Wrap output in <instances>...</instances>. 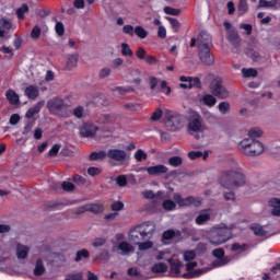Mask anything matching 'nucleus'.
Returning <instances> with one entry per match:
<instances>
[{"mask_svg": "<svg viewBox=\"0 0 280 280\" xmlns=\"http://www.w3.org/2000/svg\"><path fill=\"white\" fill-rule=\"evenodd\" d=\"M154 231H156V225L152 221L136 225L129 231V242L137 245L140 242H145V240H152Z\"/></svg>", "mask_w": 280, "mask_h": 280, "instance_id": "nucleus-1", "label": "nucleus"}, {"mask_svg": "<svg viewBox=\"0 0 280 280\" xmlns=\"http://www.w3.org/2000/svg\"><path fill=\"white\" fill-rule=\"evenodd\" d=\"M219 183L225 189H233V187H244V185H246V176L240 168L236 171L229 170L221 173Z\"/></svg>", "mask_w": 280, "mask_h": 280, "instance_id": "nucleus-2", "label": "nucleus"}, {"mask_svg": "<svg viewBox=\"0 0 280 280\" xmlns=\"http://www.w3.org/2000/svg\"><path fill=\"white\" fill-rule=\"evenodd\" d=\"M188 124H187V132L188 135H195V139H200V132L205 130V122L202 120V116L195 112L194 109H189Z\"/></svg>", "mask_w": 280, "mask_h": 280, "instance_id": "nucleus-3", "label": "nucleus"}, {"mask_svg": "<svg viewBox=\"0 0 280 280\" xmlns=\"http://www.w3.org/2000/svg\"><path fill=\"white\" fill-rule=\"evenodd\" d=\"M164 124L167 130L176 132V130H180V128H183V124H185V116L183 114L172 112L171 109H164Z\"/></svg>", "mask_w": 280, "mask_h": 280, "instance_id": "nucleus-4", "label": "nucleus"}, {"mask_svg": "<svg viewBox=\"0 0 280 280\" xmlns=\"http://www.w3.org/2000/svg\"><path fill=\"white\" fill-rule=\"evenodd\" d=\"M241 152L245 154V156H259V154H264V143L259 142V140L253 139H243L240 142Z\"/></svg>", "mask_w": 280, "mask_h": 280, "instance_id": "nucleus-5", "label": "nucleus"}, {"mask_svg": "<svg viewBox=\"0 0 280 280\" xmlns=\"http://www.w3.org/2000/svg\"><path fill=\"white\" fill-rule=\"evenodd\" d=\"M231 237H233L231 230L226 228H218L210 232L208 240L212 246H221V244H226Z\"/></svg>", "mask_w": 280, "mask_h": 280, "instance_id": "nucleus-6", "label": "nucleus"}, {"mask_svg": "<svg viewBox=\"0 0 280 280\" xmlns=\"http://www.w3.org/2000/svg\"><path fill=\"white\" fill-rule=\"evenodd\" d=\"M210 92L215 97H219V100H226V97L231 95L229 90L222 84V79L220 78H215L214 80H212V82L210 83Z\"/></svg>", "mask_w": 280, "mask_h": 280, "instance_id": "nucleus-7", "label": "nucleus"}, {"mask_svg": "<svg viewBox=\"0 0 280 280\" xmlns=\"http://www.w3.org/2000/svg\"><path fill=\"white\" fill-rule=\"evenodd\" d=\"M68 106L62 98H51L47 102V108L52 115H60L62 110H67Z\"/></svg>", "mask_w": 280, "mask_h": 280, "instance_id": "nucleus-8", "label": "nucleus"}, {"mask_svg": "<svg viewBox=\"0 0 280 280\" xmlns=\"http://www.w3.org/2000/svg\"><path fill=\"white\" fill-rule=\"evenodd\" d=\"M198 58L206 67H212V65H215V57L211 54V47L198 48Z\"/></svg>", "mask_w": 280, "mask_h": 280, "instance_id": "nucleus-9", "label": "nucleus"}, {"mask_svg": "<svg viewBox=\"0 0 280 280\" xmlns=\"http://www.w3.org/2000/svg\"><path fill=\"white\" fill-rule=\"evenodd\" d=\"M107 156L112 161H117L118 163H121V162L126 161L128 154L126 153V151H124L121 149H110L107 152Z\"/></svg>", "mask_w": 280, "mask_h": 280, "instance_id": "nucleus-10", "label": "nucleus"}, {"mask_svg": "<svg viewBox=\"0 0 280 280\" xmlns=\"http://www.w3.org/2000/svg\"><path fill=\"white\" fill-rule=\"evenodd\" d=\"M173 199L178 207H191V205L196 203V197L189 196L187 198H183L178 192L173 195Z\"/></svg>", "mask_w": 280, "mask_h": 280, "instance_id": "nucleus-11", "label": "nucleus"}, {"mask_svg": "<svg viewBox=\"0 0 280 280\" xmlns=\"http://www.w3.org/2000/svg\"><path fill=\"white\" fill-rule=\"evenodd\" d=\"M226 39L232 47H235V49H237V47L242 45V38L240 37V33H237V31L235 30L226 31Z\"/></svg>", "mask_w": 280, "mask_h": 280, "instance_id": "nucleus-12", "label": "nucleus"}, {"mask_svg": "<svg viewBox=\"0 0 280 280\" xmlns=\"http://www.w3.org/2000/svg\"><path fill=\"white\" fill-rule=\"evenodd\" d=\"M149 176H161L167 174L168 168L163 164H158L155 166H150L147 168Z\"/></svg>", "mask_w": 280, "mask_h": 280, "instance_id": "nucleus-13", "label": "nucleus"}, {"mask_svg": "<svg viewBox=\"0 0 280 280\" xmlns=\"http://www.w3.org/2000/svg\"><path fill=\"white\" fill-rule=\"evenodd\" d=\"M97 132V127L94 125L85 124L80 128L81 137L93 138Z\"/></svg>", "mask_w": 280, "mask_h": 280, "instance_id": "nucleus-14", "label": "nucleus"}, {"mask_svg": "<svg viewBox=\"0 0 280 280\" xmlns=\"http://www.w3.org/2000/svg\"><path fill=\"white\" fill-rule=\"evenodd\" d=\"M197 40L198 49H201V47H211V35L207 32H201Z\"/></svg>", "mask_w": 280, "mask_h": 280, "instance_id": "nucleus-15", "label": "nucleus"}, {"mask_svg": "<svg viewBox=\"0 0 280 280\" xmlns=\"http://www.w3.org/2000/svg\"><path fill=\"white\" fill-rule=\"evenodd\" d=\"M117 250H120V255L128 256L135 253V247L130 243L121 241L117 246Z\"/></svg>", "mask_w": 280, "mask_h": 280, "instance_id": "nucleus-16", "label": "nucleus"}, {"mask_svg": "<svg viewBox=\"0 0 280 280\" xmlns=\"http://www.w3.org/2000/svg\"><path fill=\"white\" fill-rule=\"evenodd\" d=\"M43 106H45V101H40L37 102L33 107H31L27 112H26V119H32V117H34V115H38V113H40V108H43Z\"/></svg>", "mask_w": 280, "mask_h": 280, "instance_id": "nucleus-17", "label": "nucleus"}, {"mask_svg": "<svg viewBox=\"0 0 280 280\" xmlns=\"http://www.w3.org/2000/svg\"><path fill=\"white\" fill-rule=\"evenodd\" d=\"M78 60H79L78 54L68 55L67 63H66L67 71H71L72 69H75V67H78Z\"/></svg>", "mask_w": 280, "mask_h": 280, "instance_id": "nucleus-18", "label": "nucleus"}, {"mask_svg": "<svg viewBox=\"0 0 280 280\" xmlns=\"http://www.w3.org/2000/svg\"><path fill=\"white\" fill-rule=\"evenodd\" d=\"M211 220V214L208 212V210H202L198 217L195 219L196 224L202 225L207 224Z\"/></svg>", "mask_w": 280, "mask_h": 280, "instance_id": "nucleus-19", "label": "nucleus"}, {"mask_svg": "<svg viewBox=\"0 0 280 280\" xmlns=\"http://www.w3.org/2000/svg\"><path fill=\"white\" fill-rule=\"evenodd\" d=\"M270 207H272L271 215H276L277 218H280V199L279 198H272L269 201Z\"/></svg>", "mask_w": 280, "mask_h": 280, "instance_id": "nucleus-20", "label": "nucleus"}, {"mask_svg": "<svg viewBox=\"0 0 280 280\" xmlns=\"http://www.w3.org/2000/svg\"><path fill=\"white\" fill-rule=\"evenodd\" d=\"M24 95H26L28 100H36V97L39 95L38 88L34 85L27 86L24 91Z\"/></svg>", "mask_w": 280, "mask_h": 280, "instance_id": "nucleus-21", "label": "nucleus"}, {"mask_svg": "<svg viewBox=\"0 0 280 280\" xmlns=\"http://www.w3.org/2000/svg\"><path fill=\"white\" fill-rule=\"evenodd\" d=\"M7 100H9L10 104H12L13 106H16V104H20V100H19V94H16V92L14 90H8L7 91Z\"/></svg>", "mask_w": 280, "mask_h": 280, "instance_id": "nucleus-22", "label": "nucleus"}, {"mask_svg": "<svg viewBox=\"0 0 280 280\" xmlns=\"http://www.w3.org/2000/svg\"><path fill=\"white\" fill-rule=\"evenodd\" d=\"M27 253H30V248L25 245L19 244L16 246V257L18 259H26L27 258Z\"/></svg>", "mask_w": 280, "mask_h": 280, "instance_id": "nucleus-23", "label": "nucleus"}, {"mask_svg": "<svg viewBox=\"0 0 280 280\" xmlns=\"http://www.w3.org/2000/svg\"><path fill=\"white\" fill-rule=\"evenodd\" d=\"M205 272H206L205 269H197V270L188 271L182 275L180 277H183V279H196L201 275H205Z\"/></svg>", "mask_w": 280, "mask_h": 280, "instance_id": "nucleus-24", "label": "nucleus"}, {"mask_svg": "<svg viewBox=\"0 0 280 280\" xmlns=\"http://www.w3.org/2000/svg\"><path fill=\"white\" fill-rule=\"evenodd\" d=\"M201 102L205 104V106H209L211 108L218 103V98L211 94H206L202 96Z\"/></svg>", "mask_w": 280, "mask_h": 280, "instance_id": "nucleus-25", "label": "nucleus"}, {"mask_svg": "<svg viewBox=\"0 0 280 280\" xmlns=\"http://www.w3.org/2000/svg\"><path fill=\"white\" fill-rule=\"evenodd\" d=\"M108 156V152L106 151H94L90 154V161H104Z\"/></svg>", "mask_w": 280, "mask_h": 280, "instance_id": "nucleus-26", "label": "nucleus"}, {"mask_svg": "<svg viewBox=\"0 0 280 280\" xmlns=\"http://www.w3.org/2000/svg\"><path fill=\"white\" fill-rule=\"evenodd\" d=\"M237 11L240 16H244L248 12V0H240L237 4Z\"/></svg>", "mask_w": 280, "mask_h": 280, "instance_id": "nucleus-27", "label": "nucleus"}, {"mask_svg": "<svg viewBox=\"0 0 280 280\" xmlns=\"http://www.w3.org/2000/svg\"><path fill=\"white\" fill-rule=\"evenodd\" d=\"M264 131H261V129L259 128H252L248 130V137L246 139H253L254 141H257V139H259V137H262Z\"/></svg>", "mask_w": 280, "mask_h": 280, "instance_id": "nucleus-28", "label": "nucleus"}, {"mask_svg": "<svg viewBox=\"0 0 280 280\" xmlns=\"http://www.w3.org/2000/svg\"><path fill=\"white\" fill-rule=\"evenodd\" d=\"M89 257H91L89 249H81L77 252L74 261L78 264L82 261V259H89Z\"/></svg>", "mask_w": 280, "mask_h": 280, "instance_id": "nucleus-29", "label": "nucleus"}, {"mask_svg": "<svg viewBox=\"0 0 280 280\" xmlns=\"http://www.w3.org/2000/svg\"><path fill=\"white\" fill-rule=\"evenodd\" d=\"M88 211H90V213H104V206L100 205V203H90L88 205Z\"/></svg>", "mask_w": 280, "mask_h": 280, "instance_id": "nucleus-30", "label": "nucleus"}, {"mask_svg": "<svg viewBox=\"0 0 280 280\" xmlns=\"http://www.w3.org/2000/svg\"><path fill=\"white\" fill-rule=\"evenodd\" d=\"M180 268H183V262H180V260H171V272L179 276Z\"/></svg>", "mask_w": 280, "mask_h": 280, "instance_id": "nucleus-31", "label": "nucleus"}, {"mask_svg": "<svg viewBox=\"0 0 280 280\" xmlns=\"http://www.w3.org/2000/svg\"><path fill=\"white\" fill-rule=\"evenodd\" d=\"M44 272H45V265H43L42 259H38L36 261V266H35V269H34V276L35 277H40V275H44Z\"/></svg>", "mask_w": 280, "mask_h": 280, "instance_id": "nucleus-32", "label": "nucleus"}, {"mask_svg": "<svg viewBox=\"0 0 280 280\" xmlns=\"http://www.w3.org/2000/svg\"><path fill=\"white\" fill-rule=\"evenodd\" d=\"M250 229L254 232V235H257L258 237H264V235H266V230L259 224H253Z\"/></svg>", "mask_w": 280, "mask_h": 280, "instance_id": "nucleus-33", "label": "nucleus"}, {"mask_svg": "<svg viewBox=\"0 0 280 280\" xmlns=\"http://www.w3.org/2000/svg\"><path fill=\"white\" fill-rule=\"evenodd\" d=\"M138 246V249L143 252V250H150L154 246V243L152 241H141L140 243L136 244Z\"/></svg>", "mask_w": 280, "mask_h": 280, "instance_id": "nucleus-34", "label": "nucleus"}, {"mask_svg": "<svg viewBox=\"0 0 280 280\" xmlns=\"http://www.w3.org/2000/svg\"><path fill=\"white\" fill-rule=\"evenodd\" d=\"M133 156L138 163H141L142 161H148V153H145V151H143L142 149H138Z\"/></svg>", "mask_w": 280, "mask_h": 280, "instance_id": "nucleus-35", "label": "nucleus"}, {"mask_svg": "<svg viewBox=\"0 0 280 280\" xmlns=\"http://www.w3.org/2000/svg\"><path fill=\"white\" fill-rule=\"evenodd\" d=\"M113 93H118V95H126V93H132V91H135V89L128 86V88H124V86H116L114 89H112Z\"/></svg>", "mask_w": 280, "mask_h": 280, "instance_id": "nucleus-36", "label": "nucleus"}, {"mask_svg": "<svg viewBox=\"0 0 280 280\" xmlns=\"http://www.w3.org/2000/svg\"><path fill=\"white\" fill-rule=\"evenodd\" d=\"M127 275H129V277H136V280H145L141 271L137 268H129Z\"/></svg>", "mask_w": 280, "mask_h": 280, "instance_id": "nucleus-37", "label": "nucleus"}, {"mask_svg": "<svg viewBox=\"0 0 280 280\" xmlns=\"http://www.w3.org/2000/svg\"><path fill=\"white\" fill-rule=\"evenodd\" d=\"M25 12H30V7L24 3V4H22L21 8L16 9V16H18V19L23 21V19H25Z\"/></svg>", "mask_w": 280, "mask_h": 280, "instance_id": "nucleus-38", "label": "nucleus"}, {"mask_svg": "<svg viewBox=\"0 0 280 280\" xmlns=\"http://www.w3.org/2000/svg\"><path fill=\"white\" fill-rule=\"evenodd\" d=\"M133 34H136V36H138V38H148V31H145V28H143V26H136Z\"/></svg>", "mask_w": 280, "mask_h": 280, "instance_id": "nucleus-39", "label": "nucleus"}, {"mask_svg": "<svg viewBox=\"0 0 280 280\" xmlns=\"http://www.w3.org/2000/svg\"><path fill=\"white\" fill-rule=\"evenodd\" d=\"M219 108V113H221V115H226V113H229L231 110V104L226 101L221 102L218 106Z\"/></svg>", "mask_w": 280, "mask_h": 280, "instance_id": "nucleus-40", "label": "nucleus"}, {"mask_svg": "<svg viewBox=\"0 0 280 280\" xmlns=\"http://www.w3.org/2000/svg\"><path fill=\"white\" fill-rule=\"evenodd\" d=\"M162 207L165 211H174V209H176V202L171 199H166L163 201Z\"/></svg>", "mask_w": 280, "mask_h": 280, "instance_id": "nucleus-41", "label": "nucleus"}, {"mask_svg": "<svg viewBox=\"0 0 280 280\" xmlns=\"http://www.w3.org/2000/svg\"><path fill=\"white\" fill-rule=\"evenodd\" d=\"M112 180H115L118 187H126L128 185V178L126 175H119L118 177H112Z\"/></svg>", "mask_w": 280, "mask_h": 280, "instance_id": "nucleus-42", "label": "nucleus"}, {"mask_svg": "<svg viewBox=\"0 0 280 280\" xmlns=\"http://www.w3.org/2000/svg\"><path fill=\"white\" fill-rule=\"evenodd\" d=\"M168 164L172 165V167H180V165H183V158L172 156L168 159Z\"/></svg>", "mask_w": 280, "mask_h": 280, "instance_id": "nucleus-43", "label": "nucleus"}, {"mask_svg": "<svg viewBox=\"0 0 280 280\" xmlns=\"http://www.w3.org/2000/svg\"><path fill=\"white\" fill-rule=\"evenodd\" d=\"M163 115H165V112H163L161 108H156L154 113H152L150 121H159Z\"/></svg>", "mask_w": 280, "mask_h": 280, "instance_id": "nucleus-44", "label": "nucleus"}, {"mask_svg": "<svg viewBox=\"0 0 280 280\" xmlns=\"http://www.w3.org/2000/svg\"><path fill=\"white\" fill-rule=\"evenodd\" d=\"M277 5V0H259L258 8H275Z\"/></svg>", "mask_w": 280, "mask_h": 280, "instance_id": "nucleus-45", "label": "nucleus"}, {"mask_svg": "<svg viewBox=\"0 0 280 280\" xmlns=\"http://www.w3.org/2000/svg\"><path fill=\"white\" fill-rule=\"evenodd\" d=\"M121 55L129 56L130 58H132L133 52H132V49L130 48V45H128L126 43L121 44Z\"/></svg>", "mask_w": 280, "mask_h": 280, "instance_id": "nucleus-46", "label": "nucleus"}, {"mask_svg": "<svg viewBox=\"0 0 280 280\" xmlns=\"http://www.w3.org/2000/svg\"><path fill=\"white\" fill-rule=\"evenodd\" d=\"M242 73L245 78H257V71L253 68H249V69L243 68Z\"/></svg>", "mask_w": 280, "mask_h": 280, "instance_id": "nucleus-47", "label": "nucleus"}, {"mask_svg": "<svg viewBox=\"0 0 280 280\" xmlns=\"http://www.w3.org/2000/svg\"><path fill=\"white\" fill-rule=\"evenodd\" d=\"M125 110H131V112H137L139 108H141V105L138 103H125L124 105Z\"/></svg>", "mask_w": 280, "mask_h": 280, "instance_id": "nucleus-48", "label": "nucleus"}, {"mask_svg": "<svg viewBox=\"0 0 280 280\" xmlns=\"http://www.w3.org/2000/svg\"><path fill=\"white\" fill-rule=\"evenodd\" d=\"M167 270V265L165 262H159L152 267V272H165Z\"/></svg>", "mask_w": 280, "mask_h": 280, "instance_id": "nucleus-49", "label": "nucleus"}, {"mask_svg": "<svg viewBox=\"0 0 280 280\" xmlns=\"http://www.w3.org/2000/svg\"><path fill=\"white\" fill-rule=\"evenodd\" d=\"M40 26L35 25L31 32V38H33L34 40H38V38H40Z\"/></svg>", "mask_w": 280, "mask_h": 280, "instance_id": "nucleus-50", "label": "nucleus"}, {"mask_svg": "<svg viewBox=\"0 0 280 280\" xmlns=\"http://www.w3.org/2000/svg\"><path fill=\"white\" fill-rule=\"evenodd\" d=\"M55 32L59 36H65V24L62 22H57L55 25Z\"/></svg>", "mask_w": 280, "mask_h": 280, "instance_id": "nucleus-51", "label": "nucleus"}, {"mask_svg": "<svg viewBox=\"0 0 280 280\" xmlns=\"http://www.w3.org/2000/svg\"><path fill=\"white\" fill-rule=\"evenodd\" d=\"M165 14H171L172 16H178L180 14V9H174L172 7L164 8Z\"/></svg>", "mask_w": 280, "mask_h": 280, "instance_id": "nucleus-52", "label": "nucleus"}, {"mask_svg": "<svg viewBox=\"0 0 280 280\" xmlns=\"http://www.w3.org/2000/svg\"><path fill=\"white\" fill-rule=\"evenodd\" d=\"M168 23H171L174 32H178V30H180V22H178V20L174 19V18H166Z\"/></svg>", "mask_w": 280, "mask_h": 280, "instance_id": "nucleus-53", "label": "nucleus"}, {"mask_svg": "<svg viewBox=\"0 0 280 280\" xmlns=\"http://www.w3.org/2000/svg\"><path fill=\"white\" fill-rule=\"evenodd\" d=\"M190 89H201L202 88V83H200V79L198 77L196 78H190Z\"/></svg>", "mask_w": 280, "mask_h": 280, "instance_id": "nucleus-54", "label": "nucleus"}, {"mask_svg": "<svg viewBox=\"0 0 280 280\" xmlns=\"http://www.w3.org/2000/svg\"><path fill=\"white\" fill-rule=\"evenodd\" d=\"M136 56L139 60H145L148 52L144 50L143 47H138V49L136 51Z\"/></svg>", "mask_w": 280, "mask_h": 280, "instance_id": "nucleus-55", "label": "nucleus"}, {"mask_svg": "<svg viewBox=\"0 0 280 280\" xmlns=\"http://www.w3.org/2000/svg\"><path fill=\"white\" fill-rule=\"evenodd\" d=\"M61 189H63V191H73V189H75V185L71 182H63L61 184Z\"/></svg>", "mask_w": 280, "mask_h": 280, "instance_id": "nucleus-56", "label": "nucleus"}, {"mask_svg": "<svg viewBox=\"0 0 280 280\" xmlns=\"http://www.w3.org/2000/svg\"><path fill=\"white\" fill-rule=\"evenodd\" d=\"M201 156H202V151L188 152V159H190V161H196V159H200Z\"/></svg>", "mask_w": 280, "mask_h": 280, "instance_id": "nucleus-57", "label": "nucleus"}, {"mask_svg": "<svg viewBox=\"0 0 280 280\" xmlns=\"http://www.w3.org/2000/svg\"><path fill=\"white\" fill-rule=\"evenodd\" d=\"M122 32L124 34H128V36H135V26L130 24L125 25L122 27Z\"/></svg>", "mask_w": 280, "mask_h": 280, "instance_id": "nucleus-58", "label": "nucleus"}, {"mask_svg": "<svg viewBox=\"0 0 280 280\" xmlns=\"http://www.w3.org/2000/svg\"><path fill=\"white\" fill-rule=\"evenodd\" d=\"M104 244H106V238L98 237L93 241L92 246L94 248H100V246H104Z\"/></svg>", "mask_w": 280, "mask_h": 280, "instance_id": "nucleus-59", "label": "nucleus"}, {"mask_svg": "<svg viewBox=\"0 0 280 280\" xmlns=\"http://www.w3.org/2000/svg\"><path fill=\"white\" fill-rule=\"evenodd\" d=\"M184 259L185 261H194L196 259V253L194 250L185 252Z\"/></svg>", "mask_w": 280, "mask_h": 280, "instance_id": "nucleus-60", "label": "nucleus"}, {"mask_svg": "<svg viewBox=\"0 0 280 280\" xmlns=\"http://www.w3.org/2000/svg\"><path fill=\"white\" fill-rule=\"evenodd\" d=\"M224 200H228L230 202H235V192L234 191H229L223 194Z\"/></svg>", "mask_w": 280, "mask_h": 280, "instance_id": "nucleus-61", "label": "nucleus"}, {"mask_svg": "<svg viewBox=\"0 0 280 280\" xmlns=\"http://www.w3.org/2000/svg\"><path fill=\"white\" fill-rule=\"evenodd\" d=\"M246 55L252 58V60H257L259 58V52L257 50L247 49Z\"/></svg>", "mask_w": 280, "mask_h": 280, "instance_id": "nucleus-62", "label": "nucleus"}, {"mask_svg": "<svg viewBox=\"0 0 280 280\" xmlns=\"http://www.w3.org/2000/svg\"><path fill=\"white\" fill-rule=\"evenodd\" d=\"M108 75H110V68H103L98 73V77L101 78V80L108 78Z\"/></svg>", "mask_w": 280, "mask_h": 280, "instance_id": "nucleus-63", "label": "nucleus"}, {"mask_svg": "<svg viewBox=\"0 0 280 280\" xmlns=\"http://www.w3.org/2000/svg\"><path fill=\"white\" fill-rule=\"evenodd\" d=\"M68 278L70 280H84V276L82 275V272L70 273V275H68Z\"/></svg>", "mask_w": 280, "mask_h": 280, "instance_id": "nucleus-64", "label": "nucleus"}]
</instances>
